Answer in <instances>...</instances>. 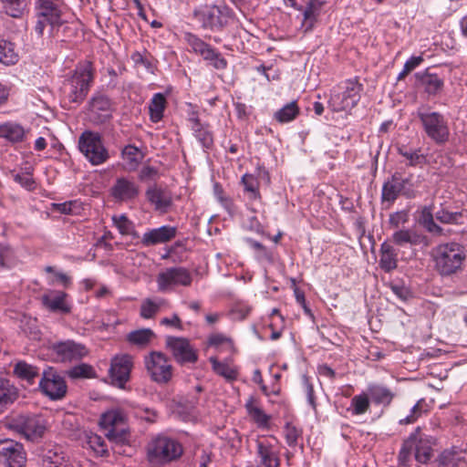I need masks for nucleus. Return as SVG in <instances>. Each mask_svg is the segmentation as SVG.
I'll list each match as a JSON object with an SVG mask.
<instances>
[{"label": "nucleus", "mask_w": 467, "mask_h": 467, "mask_svg": "<svg viewBox=\"0 0 467 467\" xmlns=\"http://www.w3.org/2000/svg\"><path fill=\"white\" fill-rule=\"evenodd\" d=\"M409 438H413L415 460L422 464L429 462L433 455L435 439L422 434L420 428H417L414 432L410 433Z\"/></svg>", "instance_id": "18"}, {"label": "nucleus", "mask_w": 467, "mask_h": 467, "mask_svg": "<svg viewBox=\"0 0 467 467\" xmlns=\"http://www.w3.org/2000/svg\"><path fill=\"white\" fill-rule=\"evenodd\" d=\"M39 457L44 467H74L67 459L60 447L47 445L40 450Z\"/></svg>", "instance_id": "23"}, {"label": "nucleus", "mask_w": 467, "mask_h": 467, "mask_svg": "<svg viewBox=\"0 0 467 467\" xmlns=\"http://www.w3.org/2000/svg\"><path fill=\"white\" fill-rule=\"evenodd\" d=\"M369 399L370 398L368 391L362 392L358 395H355L351 399L350 407L348 408V410L354 416L362 415L366 413L370 407Z\"/></svg>", "instance_id": "44"}, {"label": "nucleus", "mask_w": 467, "mask_h": 467, "mask_svg": "<svg viewBox=\"0 0 467 467\" xmlns=\"http://www.w3.org/2000/svg\"><path fill=\"white\" fill-rule=\"evenodd\" d=\"M431 258L435 271L442 277H450L462 270L466 250L457 242L442 243L432 249Z\"/></svg>", "instance_id": "1"}, {"label": "nucleus", "mask_w": 467, "mask_h": 467, "mask_svg": "<svg viewBox=\"0 0 467 467\" xmlns=\"http://www.w3.org/2000/svg\"><path fill=\"white\" fill-rule=\"evenodd\" d=\"M14 373L20 379L33 383L35 378L39 375V370L36 367L27 364L25 361H19L16 364Z\"/></svg>", "instance_id": "49"}, {"label": "nucleus", "mask_w": 467, "mask_h": 467, "mask_svg": "<svg viewBox=\"0 0 467 467\" xmlns=\"http://www.w3.org/2000/svg\"><path fill=\"white\" fill-rule=\"evenodd\" d=\"M418 118L427 137L436 145H444L450 139L449 123L445 116L438 111L422 110Z\"/></svg>", "instance_id": "6"}, {"label": "nucleus", "mask_w": 467, "mask_h": 467, "mask_svg": "<svg viewBox=\"0 0 467 467\" xmlns=\"http://www.w3.org/2000/svg\"><path fill=\"white\" fill-rule=\"evenodd\" d=\"M419 223L424 229L433 234H442V228L434 222L432 206H424L418 217Z\"/></svg>", "instance_id": "39"}, {"label": "nucleus", "mask_w": 467, "mask_h": 467, "mask_svg": "<svg viewBox=\"0 0 467 467\" xmlns=\"http://www.w3.org/2000/svg\"><path fill=\"white\" fill-rule=\"evenodd\" d=\"M150 363V366L148 365V371L153 381L167 383L171 379V365L162 353L151 352Z\"/></svg>", "instance_id": "19"}, {"label": "nucleus", "mask_w": 467, "mask_h": 467, "mask_svg": "<svg viewBox=\"0 0 467 467\" xmlns=\"http://www.w3.org/2000/svg\"><path fill=\"white\" fill-rule=\"evenodd\" d=\"M0 462L5 467H25L26 453L24 446L11 439L0 440Z\"/></svg>", "instance_id": "12"}, {"label": "nucleus", "mask_w": 467, "mask_h": 467, "mask_svg": "<svg viewBox=\"0 0 467 467\" xmlns=\"http://www.w3.org/2000/svg\"><path fill=\"white\" fill-rule=\"evenodd\" d=\"M37 17H43L45 20L49 21V26L52 27L58 26L61 19V12L57 6H43L36 8Z\"/></svg>", "instance_id": "52"}, {"label": "nucleus", "mask_w": 467, "mask_h": 467, "mask_svg": "<svg viewBox=\"0 0 467 467\" xmlns=\"http://www.w3.org/2000/svg\"><path fill=\"white\" fill-rule=\"evenodd\" d=\"M241 183L244 185V192L249 193V200L256 201L262 199L259 191V182L253 174L244 173L241 178Z\"/></svg>", "instance_id": "45"}, {"label": "nucleus", "mask_w": 467, "mask_h": 467, "mask_svg": "<svg viewBox=\"0 0 467 467\" xmlns=\"http://www.w3.org/2000/svg\"><path fill=\"white\" fill-rule=\"evenodd\" d=\"M145 157L143 149L129 144L121 151L123 168L128 171L138 170Z\"/></svg>", "instance_id": "27"}, {"label": "nucleus", "mask_w": 467, "mask_h": 467, "mask_svg": "<svg viewBox=\"0 0 467 467\" xmlns=\"http://www.w3.org/2000/svg\"><path fill=\"white\" fill-rule=\"evenodd\" d=\"M167 344L174 358L179 363H194L197 360V353L188 339L182 337H170Z\"/></svg>", "instance_id": "21"}, {"label": "nucleus", "mask_w": 467, "mask_h": 467, "mask_svg": "<svg viewBox=\"0 0 467 467\" xmlns=\"http://www.w3.org/2000/svg\"><path fill=\"white\" fill-rule=\"evenodd\" d=\"M300 114V108L296 100L290 101L274 113V119L280 124L295 120Z\"/></svg>", "instance_id": "38"}, {"label": "nucleus", "mask_w": 467, "mask_h": 467, "mask_svg": "<svg viewBox=\"0 0 467 467\" xmlns=\"http://www.w3.org/2000/svg\"><path fill=\"white\" fill-rule=\"evenodd\" d=\"M110 192L115 199L127 201L134 198L138 194V188L132 181L122 177L117 179Z\"/></svg>", "instance_id": "31"}, {"label": "nucleus", "mask_w": 467, "mask_h": 467, "mask_svg": "<svg viewBox=\"0 0 467 467\" xmlns=\"http://www.w3.org/2000/svg\"><path fill=\"white\" fill-rule=\"evenodd\" d=\"M0 135L10 141L17 142L23 140L25 131L22 126L8 123L0 127Z\"/></svg>", "instance_id": "51"}, {"label": "nucleus", "mask_w": 467, "mask_h": 467, "mask_svg": "<svg viewBox=\"0 0 467 467\" xmlns=\"http://www.w3.org/2000/svg\"><path fill=\"white\" fill-rule=\"evenodd\" d=\"M246 244L255 252V258L259 262L272 263L273 253L260 242L252 238H245Z\"/></svg>", "instance_id": "50"}, {"label": "nucleus", "mask_w": 467, "mask_h": 467, "mask_svg": "<svg viewBox=\"0 0 467 467\" xmlns=\"http://www.w3.org/2000/svg\"><path fill=\"white\" fill-rule=\"evenodd\" d=\"M413 438H408L402 443V446L398 454V462L401 466H407L410 460V455L413 451Z\"/></svg>", "instance_id": "57"}, {"label": "nucleus", "mask_w": 467, "mask_h": 467, "mask_svg": "<svg viewBox=\"0 0 467 467\" xmlns=\"http://www.w3.org/2000/svg\"><path fill=\"white\" fill-rule=\"evenodd\" d=\"M87 443L89 448L100 457L109 456V450L105 443L104 439L95 433H90L87 435Z\"/></svg>", "instance_id": "53"}, {"label": "nucleus", "mask_w": 467, "mask_h": 467, "mask_svg": "<svg viewBox=\"0 0 467 467\" xmlns=\"http://www.w3.org/2000/svg\"><path fill=\"white\" fill-rule=\"evenodd\" d=\"M466 456V449L453 445L443 450L438 456L437 462L442 467H460L467 463Z\"/></svg>", "instance_id": "24"}, {"label": "nucleus", "mask_w": 467, "mask_h": 467, "mask_svg": "<svg viewBox=\"0 0 467 467\" xmlns=\"http://www.w3.org/2000/svg\"><path fill=\"white\" fill-rule=\"evenodd\" d=\"M398 153L408 161L407 165L416 167L425 163L426 158L420 149H410L405 145L398 148Z\"/></svg>", "instance_id": "43"}, {"label": "nucleus", "mask_w": 467, "mask_h": 467, "mask_svg": "<svg viewBox=\"0 0 467 467\" xmlns=\"http://www.w3.org/2000/svg\"><path fill=\"white\" fill-rule=\"evenodd\" d=\"M362 90L358 78L347 79L331 90L328 106L334 112L352 109L359 102Z\"/></svg>", "instance_id": "5"}, {"label": "nucleus", "mask_w": 467, "mask_h": 467, "mask_svg": "<svg viewBox=\"0 0 467 467\" xmlns=\"http://www.w3.org/2000/svg\"><path fill=\"white\" fill-rule=\"evenodd\" d=\"M168 93H155L148 104L150 120L153 123L161 122L164 118V112L168 107Z\"/></svg>", "instance_id": "29"}, {"label": "nucleus", "mask_w": 467, "mask_h": 467, "mask_svg": "<svg viewBox=\"0 0 467 467\" xmlns=\"http://www.w3.org/2000/svg\"><path fill=\"white\" fill-rule=\"evenodd\" d=\"M462 217L460 212H449L444 209H441L435 213V218L441 223L447 224H459Z\"/></svg>", "instance_id": "56"}, {"label": "nucleus", "mask_w": 467, "mask_h": 467, "mask_svg": "<svg viewBox=\"0 0 467 467\" xmlns=\"http://www.w3.org/2000/svg\"><path fill=\"white\" fill-rule=\"evenodd\" d=\"M0 2L5 14L15 18L21 17L27 6L26 0H0Z\"/></svg>", "instance_id": "47"}, {"label": "nucleus", "mask_w": 467, "mask_h": 467, "mask_svg": "<svg viewBox=\"0 0 467 467\" xmlns=\"http://www.w3.org/2000/svg\"><path fill=\"white\" fill-rule=\"evenodd\" d=\"M207 347L213 348L217 354L232 356L236 352L234 340L222 333L211 334L207 338Z\"/></svg>", "instance_id": "30"}, {"label": "nucleus", "mask_w": 467, "mask_h": 467, "mask_svg": "<svg viewBox=\"0 0 467 467\" xmlns=\"http://www.w3.org/2000/svg\"><path fill=\"white\" fill-rule=\"evenodd\" d=\"M409 220V214L406 211H400L389 215V223L391 227L399 228Z\"/></svg>", "instance_id": "64"}, {"label": "nucleus", "mask_w": 467, "mask_h": 467, "mask_svg": "<svg viewBox=\"0 0 467 467\" xmlns=\"http://www.w3.org/2000/svg\"><path fill=\"white\" fill-rule=\"evenodd\" d=\"M178 234V228L171 225H161L148 231V244H166L173 240Z\"/></svg>", "instance_id": "32"}, {"label": "nucleus", "mask_w": 467, "mask_h": 467, "mask_svg": "<svg viewBox=\"0 0 467 467\" xmlns=\"http://www.w3.org/2000/svg\"><path fill=\"white\" fill-rule=\"evenodd\" d=\"M127 341L135 347L143 348L146 346V329L131 331L127 335Z\"/></svg>", "instance_id": "62"}, {"label": "nucleus", "mask_w": 467, "mask_h": 467, "mask_svg": "<svg viewBox=\"0 0 467 467\" xmlns=\"http://www.w3.org/2000/svg\"><path fill=\"white\" fill-rule=\"evenodd\" d=\"M183 39L191 47L192 51L200 55L202 58L207 57L213 48L210 44L204 42L197 35L191 32L184 33Z\"/></svg>", "instance_id": "41"}, {"label": "nucleus", "mask_w": 467, "mask_h": 467, "mask_svg": "<svg viewBox=\"0 0 467 467\" xmlns=\"http://www.w3.org/2000/svg\"><path fill=\"white\" fill-rule=\"evenodd\" d=\"M284 437L286 444L290 448H295L298 444V439L302 437V430L292 422H286L284 426Z\"/></svg>", "instance_id": "54"}, {"label": "nucleus", "mask_w": 467, "mask_h": 467, "mask_svg": "<svg viewBox=\"0 0 467 467\" xmlns=\"http://www.w3.org/2000/svg\"><path fill=\"white\" fill-rule=\"evenodd\" d=\"M6 425L8 429L30 441L40 440L47 430L45 420L36 415H18L10 420Z\"/></svg>", "instance_id": "9"}, {"label": "nucleus", "mask_w": 467, "mask_h": 467, "mask_svg": "<svg viewBox=\"0 0 467 467\" xmlns=\"http://www.w3.org/2000/svg\"><path fill=\"white\" fill-rule=\"evenodd\" d=\"M132 367V358L128 354L116 355L112 358L109 368L111 383L119 388H123L130 379Z\"/></svg>", "instance_id": "16"}, {"label": "nucleus", "mask_w": 467, "mask_h": 467, "mask_svg": "<svg viewBox=\"0 0 467 467\" xmlns=\"http://www.w3.org/2000/svg\"><path fill=\"white\" fill-rule=\"evenodd\" d=\"M417 77H419L421 85L424 87L425 92L431 96L439 94L443 88V79L437 74L426 71L420 75L418 73Z\"/></svg>", "instance_id": "37"}, {"label": "nucleus", "mask_w": 467, "mask_h": 467, "mask_svg": "<svg viewBox=\"0 0 467 467\" xmlns=\"http://www.w3.org/2000/svg\"><path fill=\"white\" fill-rule=\"evenodd\" d=\"M208 61L216 69H224L227 67V60L214 47L211 49L209 55L203 58Z\"/></svg>", "instance_id": "59"}, {"label": "nucleus", "mask_w": 467, "mask_h": 467, "mask_svg": "<svg viewBox=\"0 0 467 467\" xmlns=\"http://www.w3.org/2000/svg\"><path fill=\"white\" fill-rule=\"evenodd\" d=\"M94 75L90 62L78 65L64 82L62 90L69 102L80 104L87 97Z\"/></svg>", "instance_id": "3"}, {"label": "nucleus", "mask_w": 467, "mask_h": 467, "mask_svg": "<svg viewBox=\"0 0 467 467\" xmlns=\"http://www.w3.org/2000/svg\"><path fill=\"white\" fill-rule=\"evenodd\" d=\"M17 397V389L8 379L0 378V412L14 403Z\"/></svg>", "instance_id": "36"}, {"label": "nucleus", "mask_w": 467, "mask_h": 467, "mask_svg": "<svg viewBox=\"0 0 467 467\" xmlns=\"http://www.w3.org/2000/svg\"><path fill=\"white\" fill-rule=\"evenodd\" d=\"M18 57L15 44L0 38V63L6 66L14 65L18 61Z\"/></svg>", "instance_id": "42"}, {"label": "nucleus", "mask_w": 467, "mask_h": 467, "mask_svg": "<svg viewBox=\"0 0 467 467\" xmlns=\"http://www.w3.org/2000/svg\"><path fill=\"white\" fill-rule=\"evenodd\" d=\"M213 194L217 202H220L230 216H234L236 213V205L234 200L224 193L222 185L218 182L213 185Z\"/></svg>", "instance_id": "46"}, {"label": "nucleus", "mask_w": 467, "mask_h": 467, "mask_svg": "<svg viewBox=\"0 0 467 467\" xmlns=\"http://www.w3.org/2000/svg\"><path fill=\"white\" fill-rule=\"evenodd\" d=\"M193 137L201 144L204 152H209L214 146L213 132L209 123H203L192 130Z\"/></svg>", "instance_id": "35"}, {"label": "nucleus", "mask_w": 467, "mask_h": 467, "mask_svg": "<svg viewBox=\"0 0 467 467\" xmlns=\"http://www.w3.org/2000/svg\"><path fill=\"white\" fill-rule=\"evenodd\" d=\"M183 454V447L180 441L165 434H158L151 440L148 448V457L156 459L161 463L176 461Z\"/></svg>", "instance_id": "7"}, {"label": "nucleus", "mask_w": 467, "mask_h": 467, "mask_svg": "<svg viewBox=\"0 0 467 467\" xmlns=\"http://www.w3.org/2000/svg\"><path fill=\"white\" fill-rule=\"evenodd\" d=\"M430 410V406L424 399H420L410 409V414L400 420V424L406 425L414 423L420 417Z\"/></svg>", "instance_id": "48"}, {"label": "nucleus", "mask_w": 467, "mask_h": 467, "mask_svg": "<svg viewBox=\"0 0 467 467\" xmlns=\"http://www.w3.org/2000/svg\"><path fill=\"white\" fill-rule=\"evenodd\" d=\"M259 467H280V451L270 438L261 437L255 441Z\"/></svg>", "instance_id": "15"}, {"label": "nucleus", "mask_w": 467, "mask_h": 467, "mask_svg": "<svg viewBox=\"0 0 467 467\" xmlns=\"http://www.w3.org/2000/svg\"><path fill=\"white\" fill-rule=\"evenodd\" d=\"M209 361L212 364L213 370L217 375L224 378L229 382L237 379V368L230 367L226 362L220 361L217 356L210 357Z\"/></svg>", "instance_id": "40"}, {"label": "nucleus", "mask_w": 467, "mask_h": 467, "mask_svg": "<svg viewBox=\"0 0 467 467\" xmlns=\"http://www.w3.org/2000/svg\"><path fill=\"white\" fill-rule=\"evenodd\" d=\"M326 0H308L303 11L302 27L305 32L312 31Z\"/></svg>", "instance_id": "34"}, {"label": "nucleus", "mask_w": 467, "mask_h": 467, "mask_svg": "<svg viewBox=\"0 0 467 467\" xmlns=\"http://www.w3.org/2000/svg\"><path fill=\"white\" fill-rule=\"evenodd\" d=\"M112 104L103 93L96 92L88 101V115L94 124H102L111 118Z\"/></svg>", "instance_id": "14"}, {"label": "nucleus", "mask_w": 467, "mask_h": 467, "mask_svg": "<svg viewBox=\"0 0 467 467\" xmlns=\"http://www.w3.org/2000/svg\"><path fill=\"white\" fill-rule=\"evenodd\" d=\"M78 148L92 165H99L109 159L100 135L89 130L84 131L78 140Z\"/></svg>", "instance_id": "10"}, {"label": "nucleus", "mask_w": 467, "mask_h": 467, "mask_svg": "<svg viewBox=\"0 0 467 467\" xmlns=\"http://www.w3.org/2000/svg\"><path fill=\"white\" fill-rule=\"evenodd\" d=\"M52 349L57 359L62 362L81 359L88 354L86 347L72 340L53 344Z\"/></svg>", "instance_id": "20"}, {"label": "nucleus", "mask_w": 467, "mask_h": 467, "mask_svg": "<svg viewBox=\"0 0 467 467\" xmlns=\"http://www.w3.org/2000/svg\"><path fill=\"white\" fill-rule=\"evenodd\" d=\"M39 387L53 400L62 399L67 389L64 378L50 367L44 370Z\"/></svg>", "instance_id": "13"}, {"label": "nucleus", "mask_w": 467, "mask_h": 467, "mask_svg": "<svg viewBox=\"0 0 467 467\" xmlns=\"http://www.w3.org/2000/svg\"><path fill=\"white\" fill-rule=\"evenodd\" d=\"M67 375L71 379H90L95 376L93 368L86 363L77 365L67 371Z\"/></svg>", "instance_id": "55"}, {"label": "nucleus", "mask_w": 467, "mask_h": 467, "mask_svg": "<svg viewBox=\"0 0 467 467\" xmlns=\"http://www.w3.org/2000/svg\"><path fill=\"white\" fill-rule=\"evenodd\" d=\"M390 289L393 294L400 298L401 301H408L412 298V293L410 289L400 283H391Z\"/></svg>", "instance_id": "63"}, {"label": "nucleus", "mask_w": 467, "mask_h": 467, "mask_svg": "<svg viewBox=\"0 0 467 467\" xmlns=\"http://www.w3.org/2000/svg\"><path fill=\"white\" fill-rule=\"evenodd\" d=\"M400 195L410 199L415 197L416 191L412 174L404 175L396 171L390 179L384 182L381 192L383 202L393 203Z\"/></svg>", "instance_id": "8"}, {"label": "nucleus", "mask_w": 467, "mask_h": 467, "mask_svg": "<svg viewBox=\"0 0 467 467\" xmlns=\"http://www.w3.org/2000/svg\"><path fill=\"white\" fill-rule=\"evenodd\" d=\"M379 257V266L384 272L389 273L397 268L398 253L390 243L385 241L381 244Z\"/></svg>", "instance_id": "33"}, {"label": "nucleus", "mask_w": 467, "mask_h": 467, "mask_svg": "<svg viewBox=\"0 0 467 467\" xmlns=\"http://www.w3.org/2000/svg\"><path fill=\"white\" fill-rule=\"evenodd\" d=\"M249 419L256 425V427L263 431H269L271 429V415L267 414L260 406L259 401L250 396L244 404Z\"/></svg>", "instance_id": "22"}, {"label": "nucleus", "mask_w": 467, "mask_h": 467, "mask_svg": "<svg viewBox=\"0 0 467 467\" xmlns=\"http://www.w3.org/2000/svg\"><path fill=\"white\" fill-rule=\"evenodd\" d=\"M10 173L13 180L19 183L23 188L26 189L27 191H32L35 189L36 182L29 171L22 173H15L14 171H11Z\"/></svg>", "instance_id": "58"}, {"label": "nucleus", "mask_w": 467, "mask_h": 467, "mask_svg": "<svg viewBox=\"0 0 467 467\" xmlns=\"http://www.w3.org/2000/svg\"><path fill=\"white\" fill-rule=\"evenodd\" d=\"M173 205L172 192L167 186L154 184L148 187V212L163 216L172 210Z\"/></svg>", "instance_id": "11"}, {"label": "nucleus", "mask_w": 467, "mask_h": 467, "mask_svg": "<svg viewBox=\"0 0 467 467\" xmlns=\"http://www.w3.org/2000/svg\"><path fill=\"white\" fill-rule=\"evenodd\" d=\"M367 391L374 404L384 407H389L396 397L392 389L381 384H369Z\"/></svg>", "instance_id": "28"}, {"label": "nucleus", "mask_w": 467, "mask_h": 467, "mask_svg": "<svg viewBox=\"0 0 467 467\" xmlns=\"http://www.w3.org/2000/svg\"><path fill=\"white\" fill-rule=\"evenodd\" d=\"M157 282L161 289L171 285L189 286L192 282V276L184 267H171L159 274Z\"/></svg>", "instance_id": "17"}, {"label": "nucleus", "mask_w": 467, "mask_h": 467, "mask_svg": "<svg viewBox=\"0 0 467 467\" xmlns=\"http://www.w3.org/2000/svg\"><path fill=\"white\" fill-rule=\"evenodd\" d=\"M423 61V57L421 56H412L410 57L404 64L403 69L398 75L397 79L402 80L408 74H410L412 70H414L417 67H419Z\"/></svg>", "instance_id": "61"}, {"label": "nucleus", "mask_w": 467, "mask_h": 467, "mask_svg": "<svg viewBox=\"0 0 467 467\" xmlns=\"http://www.w3.org/2000/svg\"><path fill=\"white\" fill-rule=\"evenodd\" d=\"M392 242L399 245H428V238L426 235L411 229H401L393 233L391 236Z\"/></svg>", "instance_id": "26"}, {"label": "nucleus", "mask_w": 467, "mask_h": 467, "mask_svg": "<svg viewBox=\"0 0 467 467\" xmlns=\"http://www.w3.org/2000/svg\"><path fill=\"white\" fill-rule=\"evenodd\" d=\"M99 425L105 431V436L112 443L114 453L130 456L129 434L124 429V417L118 410H109L101 415Z\"/></svg>", "instance_id": "2"}, {"label": "nucleus", "mask_w": 467, "mask_h": 467, "mask_svg": "<svg viewBox=\"0 0 467 467\" xmlns=\"http://www.w3.org/2000/svg\"><path fill=\"white\" fill-rule=\"evenodd\" d=\"M14 263V252L5 244H0V268H9Z\"/></svg>", "instance_id": "60"}, {"label": "nucleus", "mask_w": 467, "mask_h": 467, "mask_svg": "<svg viewBox=\"0 0 467 467\" xmlns=\"http://www.w3.org/2000/svg\"><path fill=\"white\" fill-rule=\"evenodd\" d=\"M193 17L202 28L220 32L233 22L234 13L226 5H204L194 10Z\"/></svg>", "instance_id": "4"}, {"label": "nucleus", "mask_w": 467, "mask_h": 467, "mask_svg": "<svg viewBox=\"0 0 467 467\" xmlns=\"http://www.w3.org/2000/svg\"><path fill=\"white\" fill-rule=\"evenodd\" d=\"M67 295L62 291H50L41 297L43 306L51 312L68 314L71 311L70 306L67 303Z\"/></svg>", "instance_id": "25"}]
</instances>
